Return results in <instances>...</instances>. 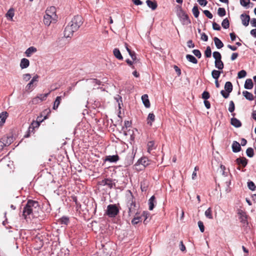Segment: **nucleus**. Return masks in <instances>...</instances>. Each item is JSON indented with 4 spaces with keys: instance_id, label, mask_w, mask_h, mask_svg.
<instances>
[{
    "instance_id": "obj_52",
    "label": "nucleus",
    "mask_w": 256,
    "mask_h": 256,
    "mask_svg": "<svg viewBox=\"0 0 256 256\" xmlns=\"http://www.w3.org/2000/svg\"><path fill=\"white\" fill-rule=\"evenodd\" d=\"M240 4L242 6L246 7L250 4V0H240Z\"/></svg>"
},
{
    "instance_id": "obj_24",
    "label": "nucleus",
    "mask_w": 256,
    "mask_h": 256,
    "mask_svg": "<svg viewBox=\"0 0 256 256\" xmlns=\"http://www.w3.org/2000/svg\"><path fill=\"white\" fill-rule=\"evenodd\" d=\"M214 41L217 48L220 49L224 46V44L218 38L214 37Z\"/></svg>"
},
{
    "instance_id": "obj_49",
    "label": "nucleus",
    "mask_w": 256,
    "mask_h": 256,
    "mask_svg": "<svg viewBox=\"0 0 256 256\" xmlns=\"http://www.w3.org/2000/svg\"><path fill=\"white\" fill-rule=\"evenodd\" d=\"M140 220L141 217L136 214L134 218L132 220V223L133 224H136L138 223Z\"/></svg>"
},
{
    "instance_id": "obj_29",
    "label": "nucleus",
    "mask_w": 256,
    "mask_h": 256,
    "mask_svg": "<svg viewBox=\"0 0 256 256\" xmlns=\"http://www.w3.org/2000/svg\"><path fill=\"white\" fill-rule=\"evenodd\" d=\"M242 94L246 99L249 100H254V98L253 94L246 90L242 92Z\"/></svg>"
},
{
    "instance_id": "obj_5",
    "label": "nucleus",
    "mask_w": 256,
    "mask_h": 256,
    "mask_svg": "<svg viewBox=\"0 0 256 256\" xmlns=\"http://www.w3.org/2000/svg\"><path fill=\"white\" fill-rule=\"evenodd\" d=\"M180 20L184 25H188L191 23V21L188 18V15L183 10H180L178 14Z\"/></svg>"
},
{
    "instance_id": "obj_57",
    "label": "nucleus",
    "mask_w": 256,
    "mask_h": 256,
    "mask_svg": "<svg viewBox=\"0 0 256 256\" xmlns=\"http://www.w3.org/2000/svg\"><path fill=\"white\" fill-rule=\"evenodd\" d=\"M204 14L209 18H212V13L208 10H204Z\"/></svg>"
},
{
    "instance_id": "obj_15",
    "label": "nucleus",
    "mask_w": 256,
    "mask_h": 256,
    "mask_svg": "<svg viewBox=\"0 0 256 256\" xmlns=\"http://www.w3.org/2000/svg\"><path fill=\"white\" fill-rule=\"evenodd\" d=\"M30 65V61L26 58L21 60L20 62V67L22 69L27 68Z\"/></svg>"
},
{
    "instance_id": "obj_51",
    "label": "nucleus",
    "mask_w": 256,
    "mask_h": 256,
    "mask_svg": "<svg viewBox=\"0 0 256 256\" xmlns=\"http://www.w3.org/2000/svg\"><path fill=\"white\" fill-rule=\"evenodd\" d=\"M202 97L204 100H207L210 97V95L209 92H206V91L204 92H202Z\"/></svg>"
},
{
    "instance_id": "obj_36",
    "label": "nucleus",
    "mask_w": 256,
    "mask_h": 256,
    "mask_svg": "<svg viewBox=\"0 0 256 256\" xmlns=\"http://www.w3.org/2000/svg\"><path fill=\"white\" fill-rule=\"evenodd\" d=\"M204 214L207 218L212 219V211L210 208H209L205 211Z\"/></svg>"
},
{
    "instance_id": "obj_11",
    "label": "nucleus",
    "mask_w": 256,
    "mask_h": 256,
    "mask_svg": "<svg viewBox=\"0 0 256 256\" xmlns=\"http://www.w3.org/2000/svg\"><path fill=\"white\" fill-rule=\"evenodd\" d=\"M56 8L54 6H50L49 8H48L46 11V15L50 16L51 17L54 18L56 16Z\"/></svg>"
},
{
    "instance_id": "obj_59",
    "label": "nucleus",
    "mask_w": 256,
    "mask_h": 256,
    "mask_svg": "<svg viewBox=\"0 0 256 256\" xmlns=\"http://www.w3.org/2000/svg\"><path fill=\"white\" fill-rule=\"evenodd\" d=\"M22 77H23V79L24 80L28 81V80H30V78H31V76L29 74H24L23 75Z\"/></svg>"
},
{
    "instance_id": "obj_19",
    "label": "nucleus",
    "mask_w": 256,
    "mask_h": 256,
    "mask_svg": "<svg viewBox=\"0 0 256 256\" xmlns=\"http://www.w3.org/2000/svg\"><path fill=\"white\" fill-rule=\"evenodd\" d=\"M238 214L240 215V220L244 224H247V217L244 212L242 211L238 212Z\"/></svg>"
},
{
    "instance_id": "obj_14",
    "label": "nucleus",
    "mask_w": 256,
    "mask_h": 256,
    "mask_svg": "<svg viewBox=\"0 0 256 256\" xmlns=\"http://www.w3.org/2000/svg\"><path fill=\"white\" fill-rule=\"evenodd\" d=\"M147 6L152 8V10H155L158 6L157 2L156 0H147L146 1Z\"/></svg>"
},
{
    "instance_id": "obj_37",
    "label": "nucleus",
    "mask_w": 256,
    "mask_h": 256,
    "mask_svg": "<svg viewBox=\"0 0 256 256\" xmlns=\"http://www.w3.org/2000/svg\"><path fill=\"white\" fill-rule=\"evenodd\" d=\"M222 26L223 27V28L225 29H226L229 28L230 22L228 20L227 18H226L222 20Z\"/></svg>"
},
{
    "instance_id": "obj_6",
    "label": "nucleus",
    "mask_w": 256,
    "mask_h": 256,
    "mask_svg": "<svg viewBox=\"0 0 256 256\" xmlns=\"http://www.w3.org/2000/svg\"><path fill=\"white\" fill-rule=\"evenodd\" d=\"M47 118V116H44V118L42 120H40V117H38L36 121H33L31 124L30 126L28 128V132L30 131L32 132L35 128H38L40 125V122H42L44 120Z\"/></svg>"
},
{
    "instance_id": "obj_26",
    "label": "nucleus",
    "mask_w": 256,
    "mask_h": 256,
    "mask_svg": "<svg viewBox=\"0 0 256 256\" xmlns=\"http://www.w3.org/2000/svg\"><path fill=\"white\" fill-rule=\"evenodd\" d=\"M8 116V114L6 112H2L0 114V125H2L5 122Z\"/></svg>"
},
{
    "instance_id": "obj_61",
    "label": "nucleus",
    "mask_w": 256,
    "mask_h": 256,
    "mask_svg": "<svg viewBox=\"0 0 256 256\" xmlns=\"http://www.w3.org/2000/svg\"><path fill=\"white\" fill-rule=\"evenodd\" d=\"M187 46L190 48H193L194 47V44L192 42V40H189L188 41Z\"/></svg>"
},
{
    "instance_id": "obj_10",
    "label": "nucleus",
    "mask_w": 256,
    "mask_h": 256,
    "mask_svg": "<svg viewBox=\"0 0 256 256\" xmlns=\"http://www.w3.org/2000/svg\"><path fill=\"white\" fill-rule=\"evenodd\" d=\"M240 18L242 24L245 26H247L250 20V17L248 15L242 14L240 15Z\"/></svg>"
},
{
    "instance_id": "obj_1",
    "label": "nucleus",
    "mask_w": 256,
    "mask_h": 256,
    "mask_svg": "<svg viewBox=\"0 0 256 256\" xmlns=\"http://www.w3.org/2000/svg\"><path fill=\"white\" fill-rule=\"evenodd\" d=\"M82 23V18L80 16L78 15L74 16L65 28L64 36L66 38H71L74 33L78 30Z\"/></svg>"
},
{
    "instance_id": "obj_7",
    "label": "nucleus",
    "mask_w": 256,
    "mask_h": 256,
    "mask_svg": "<svg viewBox=\"0 0 256 256\" xmlns=\"http://www.w3.org/2000/svg\"><path fill=\"white\" fill-rule=\"evenodd\" d=\"M98 184L102 186H106L108 188H112L114 185V184L112 182L111 179L105 178L98 182Z\"/></svg>"
},
{
    "instance_id": "obj_53",
    "label": "nucleus",
    "mask_w": 256,
    "mask_h": 256,
    "mask_svg": "<svg viewBox=\"0 0 256 256\" xmlns=\"http://www.w3.org/2000/svg\"><path fill=\"white\" fill-rule=\"evenodd\" d=\"M60 222L62 224H68L69 222V219L67 217L63 216L60 218Z\"/></svg>"
},
{
    "instance_id": "obj_54",
    "label": "nucleus",
    "mask_w": 256,
    "mask_h": 256,
    "mask_svg": "<svg viewBox=\"0 0 256 256\" xmlns=\"http://www.w3.org/2000/svg\"><path fill=\"white\" fill-rule=\"evenodd\" d=\"M192 53L198 58H201L202 54L198 50H192Z\"/></svg>"
},
{
    "instance_id": "obj_21",
    "label": "nucleus",
    "mask_w": 256,
    "mask_h": 256,
    "mask_svg": "<svg viewBox=\"0 0 256 256\" xmlns=\"http://www.w3.org/2000/svg\"><path fill=\"white\" fill-rule=\"evenodd\" d=\"M254 84L252 80L250 78L246 79L245 81L244 88L246 89L250 90L253 88Z\"/></svg>"
},
{
    "instance_id": "obj_4",
    "label": "nucleus",
    "mask_w": 256,
    "mask_h": 256,
    "mask_svg": "<svg viewBox=\"0 0 256 256\" xmlns=\"http://www.w3.org/2000/svg\"><path fill=\"white\" fill-rule=\"evenodd\" d=\"M119 212V210L116 204H109L107 206L106 214L111 218L115 217Z\"/></svg>"
},
{
    "instance_id": "obj_27",
    "label": "nucleus",
    "mask_w": 256,
    "mask_h": 256,
    "mask_svg": "<svg viewBox=\"0 0 256 256\" xmlns=\"http://www.w3.org/2000/svg\"><path fill=\"white\" fill-rule=\"evenodd\" d=\"M62 98V96H58L56 98V100L54 102V104L52 107V108L54 110H56L59 105L60 104L61 100Z\"/></svg>"
},
{
    "instance_id": "obj_22",
    "label": "nucleus",
    "mask_w": 256,
    "mask_h": 256,
    "mask_svg": "<svg viewBox=\"0 0 256 256\" xmlns=\"http://www.w3.org/2000/svg\"><path fill=\"white\" fill-rule=\"evenodd\" d=\"M38 76L36 74V76H34L32 78V80L30 81V82L27 84L26 88L28 90H30L32 86V84L34 83V82H38Z\"/></svg>"
},
{
    "instance_id": "obj_32",
    "label": "nucleus",
    "mask_w": 256,
    "mask_h": 256,
    "mask_svg": "<svg viewBox=\"0 0 256 256\" xmlns=\"http://www.w3.org/2000/svg\"><path fill=\"white\" fill-rule=\"evenodd\" d=\"M225 90L230 93L232 90V84L231 82H226L224 85Z\"/></svg>"
},
{
    "instance_id": "obj_12",
    "label": "nucleus",
    "mask_w": 256,
    "mask_h": 256,
    "mask_svg": "<svg viewBox=\"0 0 256 256\" xmlns=\"http://www.w3.org/2000/svg\"><path fill=\"white\" fill-rule=\"evenodd\" d=\"M236 162L238 165H242L243 167H246L248 164V160L244 157L236 158Z\"/></svg>"
},
{
    "instance_id": "obj_2",
    "label": "nucleus",
    "mask_w": 256,
    "mask_h": 256,
    "mask_svg": "<svg viewBox=\"0 0 256 256\" xmlns=\"http://www.w3.org/2000/svg\"><path fill=\"white\" fill-rule=\"evenodd\" d=\"M129 192L130 194L126 196V206L128 209V216H131L134 214L138 215V213L136 212L135 198L130 191H129Z\"/></svg>"
},
{
    "instance_id": "obj_33",
    "label": "nucleus",
    "mask_w": 256,
    "mask_h": 256,
    "mask_svg": "<svg viewBox=\"0 0 256 256\" xmlns=\"http://www.w3.org/2000/svg\"><path fill=\"white\" fill-rule=\"evenodd\" d=\"M155 120V116L152 113L149 114L147 118V124L152 126V122H154Z\"/></svg>"
},
{
    "instance_id": "obj_38",
    "label": "nucleus",
    "mask_w": 256,
    "mask_h": 256,
    "mask_svg": "<svg viewBox=\"0 0 256 256\" xmlns=\"http://www.w3.org/2000/svg\"><path fill=\"white\" fill-rule=\"evenodd\" d=\"M50 92L45 94H40L37 96L38 98V99L40 100V102H42L46 100V98L50 94Z\"/></svg>"
},
{
    "instance_id": "obj_8",
    "label": "nucleus",
    "mask_w": 256,
    "mask_h": 256,
    "mask_svg": "<svg viewBox=\"0 0 256 256\" xmlns=\"http://www.w3.org/2000/svg\"><path fill=\"white\" fill-rule=\"evenodd\" d=\"M102 248H100L97 252L96 256H110L109 252L108 251V249L105 247L104 246L102 245Z\"/></svg>"
},
{
    "instance_id": "obj_64",
    "label": "nucleus",
    "mask_w": 256,
    "mask_h": 256,
    "mask_svg": "<svg viewBox=\"0 0 256 256\" xmlns=\"http://www.w3.org/2000/svg\"><path fill=\"white\" fill-rule=\"evenodd\" d=\"M198 2L200 5L203 6H206L208 3L206 0H198Z\"/></svg>"
},
{
    "instance_id": "obj_46",
    "label": "nucleus",
    "mask_w": 256,
    "mask_h": 256,
    "mask_svg": "<svg viewBox=\"0 0 256 256\" xmlns=\"http://www.w3.org/2000/svg\"><path fill=\"white\" fill-rule=\"evenodd\" d=\"M86 81L90 83L93 84L94 86L96 84L100 85V81L99 80H98L96 79H90V80H86Z\"/></svg>"
},
{
    "instance_id": "obj_45",
    "label": "nucleus",
    "mask_w": 256,
    "mask_h": 256,
    "mask_svg": "<svg viewBox=\"0 0 256 256\" xmlns=\"http://www.w3.org/2000/svg\"><path fill=\"white\" fill-rule=\"evenodd\" d=\"M129 55L132 58L134 62L135 63L139 62V60L138 59H137L136 54V53L132 51L130 54H129Z\"/></svg>"
},
{
    "instance_id": "obj_41",
    "label": "nucleus",
    "mask_w": 256,
    "mask_h": 256,
    "mask_svg": "<svg viewBox=\"0 0 256 256\" xmlns=\"http://www.w3.org/2000/svg\"><path fill=\"white\" fill-rule=\"evenodd\" d=\"M248 188L252 191H254L256 189V186L252 181H249L248 182Z\"/></svg>"
},
{
    "instance_id": "obj_25",
    "label": "nucleus",
    "mask_w": 256,
    "mask_h": 256,
    "mask_svg": "<svg viewBox=\"0 0 256 256\" xmlns=\"http://www.w3.org/2000/svg\"><path fill=\"white\" fill-rule=\"evenodd\" d=\"M54 19L53 18L50 16H48L47 15H44V22L45 25L47 26H49L51 24L52 20Z\"/></svg>"
},
{
    "instance_id": "obj_18",
    "label": "nucleus",
    "mask_w": 256,
    "mask_h": 256,
    "mask_svg": "<svg viewBox=\"0 0 256 256\" xmlns=\"http://www.w3.org/2000/svg\"><path fill=\"white\" fill-rule=\"evenodd\" d=\"M119 160V157L118 155L108 156L106 158V161H108L111 162H116Z\"/></svg>"
},
{
    "instance_id": "obj_31",
    "label": "nucleus",
    "mask_w": 256,
    "mask_h": 256,
    "mask_svg": "<svg viewBox=\"0 0 256 256\" xmlns=\"http://www.w3.org/2000/svg\"><path fill=\"white\" fill-rule=\"evenodd\" d=\"M148 146V152L149 153H151L152 150H154L156 148L155 146L154 142L153 141H150L148 142L147 144Z\"/></svg>"
},
{
    "instance_id": "obj_20",
    "label": "nucleus",
    "mask_w": 256,
    "mask_h": 256,
    "mask_svg": "<svg viewBox=\"0 0 256 256\" xmlns=\"http://www.w3.org/2000/svg\"><path fill=\"white\" fill-rule=\"evenodd\" d=\"M155 203H156V198L154 196H152L148 200V208L150 210L154 209Z\"/></svg>"
},
{
    "instance_id": "obj_62",
    "label": "nucleus",
    "mask_w": 256,
    "mask_h": 256,
    "mask_svg": "<svg viewBox=\"0 0 256 256\" xmlns=\"http://www.w3.org/2000/svg\"><path fill=\"white\" fill-rule=\"evenodd\" d=\"M220 94H222V95L223 96L224 98H226L228 97L229 96V92H225L224 90H222L220 91Z\"/></svg>"
},
{
    "instance_id": "obj_60",
    "label": "nucleus",
    "mask_w": 256,
    "mask_h": 256,
    "mask_svg": "<svg viewBox=\"0 0 256 256\" xmlns=\"http://www.w3.org/2000/svg\"><path fill=\"white\" fill-rule=\"evenodd\" d=\"M201 39L204 42H207L208 40V36L205 33H202L201 34Z\"/></svg>"
},
{
    "instance_id": "obj_40",
    "label": "nucleus",
    "mask_w": 256,
    "mask_h": 256,
    "mask_svg": "<svg viewBox=\"0 0 256 256\" xmlns=\"http://www.w3.org/2000/svg\"><path fill=\"white\" fill-rule=\"evenodd\" d=\"M246 154L248 157L252 158L254 155V150L252 148H248L246 150Z\"/></svg>"
},
{
    "instance_id": "obj_58",
    "label": "nucleus",
    "mask_w": 256,
    "mask_h": 256,
    "mask_svg": "<svg viewBox=\"0 0 256 256\" xmlns=\"http://www.w3.org/2000/svg\"><path fill=\"white\" fill-rule=\"evenodd\" d=\"M139 162L142 164L144 166L148 164V162H146V158H142L138 160Z\"/></svg>"
},
{
    "instance_id": "obj_28",
    "label": "nucleus",
    "mask_w": 256,
    "mask_h": 256,
    "mask_svg": "<svg viewBox=\"0 0 256 256\" xmlns=\"http://www.w3.org/2000/svg\"><path fill=\"white\" fill-rule=\"evenodd\" d=\"M222 72V71L214 70L212 72V76L215 80H218Z\"/></svg>"
},
{
    "instance_id": "obj_39",
    "label": "nucleus",
    "mask_w": 256,
    "mask_h": 256,
    "mask_svg": "<svg viewBox=\"0 0 256 256\" xmlns=\"http://www.w3.org/2000/svg\"><path fill=\"white\" fill-rule=\"evenodd\" d=\"M192 12L195 18H197L200 12L197 6H194L192 9Z\"/></svg>"
},
{
    "instance_id": "obj_17",
    "label": "nucleus",
    "mask_w": 256,
    "mask_h": 256,
    "mask_svg": "<svg viewBox=\"0 0 256 256\" xmlns=\"http://www.w3.org/2000/svg\"><path fill=\"white\" fill-rule=\"evenodd\" d=\"M37 51L36 48L34 46H30L28 48L25 52V54L27 57H30L32 54Z\"/></svg>"
},
{
    "instance_id": "obj_42",
    "label": "nucleus",
    "mask_w": 256,
    "mask_h": 256,
    "mask_svg": "<svg viewBox=\"0 0 256 256\" xmlns=\"http://www.w3.org/2000/svg\"><path fill=\"white\" fill-rule=\"evenodd\" d=\"M212 56L215 60H220L222 58L221 54L218 52H214L212 54Z\"/></svg>"
},
{
    "instance_id": "obj_23",
    "label": "nucleus",
    "mask_w": 256,
    "mask_h": 256,
    "mask_svg": "<svg viewBox=\"0 0 256 256\" xmlns=\"http://www.w3.org/2000/svg\"><path fill=\"white\" fill-rule=\"evenodd\" d=\"M142 100L144 106L147 108H150V102L148 100V96L146 94L143 95L142 96Z\"/></svg>"
},
{
    "instance_id": "obj_16",
    "label": "nucleus",
    "mask_w": 256,
    "mask_h": 256,
    "mask_svg": "<svg viewBox=\"0 0 256 256\" xmlns=\"http://www.w3.org/2000/svg\"><path fill=\"white\" fill-rule=\"evenodd\" d=\"M230 124L236 128H240L242 126V123L240 120L235 118H232L230 120Z\"/></svg>"
},
{
    "instance_id": "obj_63",
    "label": "nucleus",
    "mask_w": 256,
    "mask_h": 256,
    "mask_svg": "<svg viewBox=\"0 0 256 256\" xmlns=\"http://www.w3.org/2000/svg\"><path fill=\"white\" fill-rule=\"evenodd\" d=\"M131 126V122L128 120H126L124 122V126L123 127V129L126 128V129L130 128Z\"/></svg>"
},
{
    "instance_id": "obj_50",
    "label": "nucleus",
    "mask_w": 256,
    "mask_h": 256,
    "mask_svg": "<svg viewBox=\"0 0 256 256\" xmlns=\"http://www.w3.org/2000/svg\"><path fill=\"white\" fill-rule=\"evenodd\" d=\"M235 106L233 101H230L229 104L228 110L230 112H232L234 110Z\"/></svg>"
},
{
    "instance_id": "obj_55",
    "label": "nucleus",
    "mask_w": 256,
    "mask_h": 256,
    "mask_svg": "<svg viewBox=\"0 0 256 256\" xmlns=\"http://www.w3.org/2000/svg\"><path fill=\"white\" fill-rule=\"evenodd\" d=\"M198 226L200 228V231L202 232H203L204 230V225L203 222L202 221H198Z\"/></svg>"
},
{
    "instance_id": "obj_30",
    "label": "nucleus",
    "mask_w": 256,
    "mask_h": 256,
    "mask_svg": "<svg viewBox=\"0 0 256 256\" xmlns=\"http://www.w3.org/2000/svg\"><path fill=\"white\" fill-rule=\"evenodd\" d=\"M113 53L114 56L118 60H122L123 59V57L121 54L120 50L118 48H114L113 50Z\"/></svg>"
},
{
    "instance_id": "obj_35",
    "label": "nucleus",
    "mask_w": 256,
    "mask_h": 256,
    "mask_svg": "<svg viewBox=\"0 0 256 256\" xmlns=\"http://www.w3.org/2000/svg\"><path fill=\"white\" fill-rule=\"evenodd\" d=\"M215 66L218 70H222L224 67V64L222 60H215L214 62Z\"/></svg>"
},
{
    "instance_id": "obj_3",
    "label": "nucleus",
    "mask_w": 256,
    "mask_h": 256,
    "mask_svg": "<svg viewBox=\"0 0 256 256\" xmlns=\"http://www.w3.org/2000/svg\"><path fill=\"white\" fill-rule=\"evenodd\" d=\"M38 206V204L36 201L28 200L26 206L23 210V216L25 218L28 216L32 214L34 208H36Z\"/></svg>"
},
{
    "instance_id": "obj_34",
    "label": "nucleus",
    "mask_w": 256,
    "mask_h": 256,
    "mask_svg": "<svg viewBox=\"0 0 256 256\" xmlns=\"http://www.w3.org/2000/svg\"><path fill=\"white\" fill-rule=\"evenodd\" d=\"M186 59L190 62L194 64H196L198 63V60L196 58L191 54H186Z\"/></svg>"
},
{
    "instance_id": "obj_9",
    "label": "nucleus",
    "mask_w": 256,
    "mask_h": 256,
    "mask_svg": "<svg viewBox=\"0 0 256 256\" xmlns=\"http://www.w3.org/2000/svg\"><path fill=\"white\" fill-rule=\"evenodd\" d=\"M0 140L5 144V146H8L13 142L14 139L12 136H4Z\"/></svg>"
},
{
    "instance_id": "obj_56",
    "label": "nucleus",
    "mask_w": 256,
    "mask_h": 256,
    "mask_svg": "<svg viewBox=\"0 0 256 256\" xmlns=\"http://www.w3.org/2000/svg\"><path fill=\"white\" fill-rule=\"evenodd\" d=\"M212 28L214 30H220L221 29L220 26L215 22L212 23Z\"/></svg>"
},
{
    "instance_id": "obj_43",
    "label": "nucleus",
    "mask_w": 256,
    "mask_h": 256,
    "mask_svg": "<svg viewBox=\"0 0 256 256\" xmlns=\"http://www.w3.org/2000/svg\"><path fill=\"white\" fill-rule=\"evenodd\" d=\"M14 16V10L12 8H10L8 10V12L6 14V16L8 18H10V20H12Z\"/></svg>"
},
{
    "instance_id": "obj_44",
    "label": "nucleus",
    "mask_w": 256,
    "mask_h": 256,
    "mask_svg": "<svg viewBox=\"0 0 256 256\" xmlns=\"http://www.w3.org/2000/svg\"><path fill=\"white\" fill-rule=\"evenodd\" d=\"M218 16H221V17L224 16L226 14L225 9L224 8H218Z\"/></svg>"
},
{
    "instance_id": "obj_13",
    "label": "nucleus",
    "mask_w": 256,
    "mask_h": 256,
    "mask_svg": "<svg viewBox=\"0 0 256 256\" xmlns=\"http://www.w3.org/2000/svg\"><path fill=\"white\" fill-rule=\"evenodd\" d=\"M232 148L234 152H238L241 150L240 144L236 141L233 142Z\"/></svg>"
},
{
    "instance_id": "obj_47",
    "label": "nucleus",
    "mask_w": 256,
    "mask_h": 256,
    "mask_svg": "<svg viewBox=\"0 0 256 256\" xmlns=\"http://www.w3.org/2000/svg\"><path fill=\"white\" fill-rule=\"evenodd\" d=\"M205 56L206 58H210L212 55V50L210 46H208L206 47V50L204 52Z\"/></svg>"
},
{
    "instance_id": "obj_48",
    "label": "nucleus",
    "mask_w": 256,
    "mask_h": 256,
    "mask_svg": "<svg viewBox=\"0 0 256 256\" xmlns=\"http://www.w3.org/2000/svg\"><path fill=\"white\" fill-rule=\"evenodd\" d=\"M246 75V72L244 70H241L238 74V78H244Z\"/></svg>"
}]
</instances>
